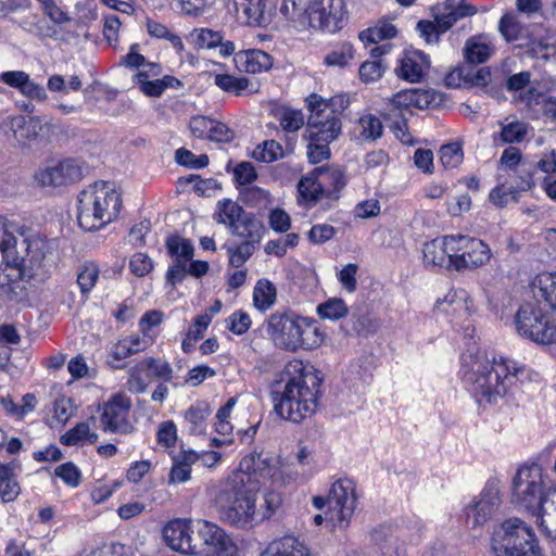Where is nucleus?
I'll use <instances>...</instances> for the list:
<instances>
[{
	"label": "nucleus",
	"mask_w": 556,
	"mask_h": 556,
	"mask_svg": "<svg viewBox=\"0 0 556 556\" xmlns=\"http://www.w3.org/2000/svg\"><path fill=\"white\" fill-rule=\"evenodd\" d=\"M278 468L261 453L242 457L225 484L215 491L213 502L223 520L238 529L256 523V501L261 485L274 480Z\"/></svg>",
	"instance_id": "f257e3e1"
},
{
	"label": "nucleus",
	"mask_w": 556,
	"mask_h": 556,
	"mask_svg": "<svg viewBox=\"0 0 556 556\" xmlns=\"http://www.w3.org/2000/svg\"><path fill=\"white\" fill-rule=\"evenodd\" d=\"M525 366L504 355L477 349L460 354L457 377L479 407L495 406L516 384Z\"/></svg>",
	"instance_id": "f03ea898"
},
{
	"label": "nucleus",
	"mask_w": 556,
	"mask_h": 556,
	"mask_svg": "<svg viewBox=\"0 0 556 556\" xmlns=\"http://www.w3.org/2000/svg\"><path fill=\"white\" fill-rule=\"evenodd\" d=\"M324 378L303 361H289L281 371L280 389H271L275 414L282 420L300 425L318 410Z\"/></svg>",
	"instance_id": "7ed1b4c3"
},
{
	"label": "nucleus",
	"mask_w": 556,
	"mask_h": 556,
	"mask_svg": "<svg viewBox=\"0 0 556 556\" xmlns=\"http://www.w3.org/2000/svg\"><path fill=\"white\" fill-rule=\"evenodd\" d=\"M309 111L303 138L307 141L306 155L311 164H319L331 157L330 143L341 134V112L333 108L332 99L326 100L318 93L305 99Z\"/></svg>",
	"instance_id": "20e7f679"
},
{
	"label": "nucleus",
	"mask_w": 556,
	"mask_h": 556,
	"mask_svg": "<svg viewBox=\"0 0 556 556\" xmlns=\"http://www.w3.org/2000/svg\"><path fill=\"white\" fill-rule=\"evenodd\" d=\"M267 333L278 349L292 353L315 350L325 340L316 319L290 309L273 313L268 317Z\"/></svg>",
	"instance_id": "39448f33"
},
{
	"label": "nucleus",
	"mask_w": 556,
	"mask_h": 556,
	"mask_svg": "<svg viewBox=\"0 0 556 556\" xmlns=\"http://www.w3.org/2000/svg\"><path fill=\"white\" fill-rule=\"evenodd\" d=\"M349 179L344 167L338 164L316 166L303 175L296 186L298 203L311 210L321 203L325 211L336 207Z\"/></svg>",
	"instance_id": "423d86ee"
},
{
	"label": "nucleus",
	"mask_w": 556,
	"mask_h": 556,
	"mask_svg": "<svg viewBox=\"0 0 556 556\" xmlns=\"http://www.w3.org/2000/svg\"><path fill=\"white\" fill-rule=\"evenodd\" d=\"M280 12L302 29L329 34L341 30L348 20L344 0H281Z\"/></svg>",
	"instance_id": "0eeeda50"
},
{
	"label": "nucleus",
	"mask_w": 556,
	"mask_h": 556,
	"mask_svg": "<svg viewBox=\"0 0 556 556\" xmlns=\"http://www.w3.org/2000/svg\"><path fill=\"white\" fill-rule=\"evenodd\" d=\"M123 206L122 194L109 182H96L77 198V223L84 231H97L116 220Z\"/></svg>",
	"instance_id": "6e6552de"
},
{
	"label": "nucleus",
	"mask_w": 556,
	"mask_h": 556,
	"mask_svg": "<svg viewBox=\"0 0 556 556\" xmlns=\"http://www.w3.org/2000/svg\"><path fill=\"white\" fill-rule=\"evenodd\" d=\"M494 556H543L531 526L518 517L503 520L491 535Z\"/></svg>",
	"instance_id": "1a4fd4ad"
},
{
	"label": "nucleus",
	"mask_w": 556,
	"mask_h": 556,
	"mask_svg": "<svg viewBox=\"0 0 556 556\" xmlns=\"http://www.w3.org/2000/svg\"><path fill=\"white\" fill-rule=\"evenodd\" d=\"M548 489L543 467L538 463L520 466L511 483V503L528 514L538 513V508L545 501Z\"/></svg>",
	"instance_id": "9d476101"
},
{
	"label": "nucleus",
	"mask_w": 556,
	"mask_h": 556,
	"mask_svg": "<svg viewBox=\"0 0 556 556\" xmlns=\"http://www.w3.org/2000/svg\"><path fill=\"white\" fill-rule=\"evenodd\" d=\"M357 503L356 483L349 478L336 480L327 496H314L313 505L316 509L328 506L326 520L331 525V530L346 529L350 526Z\"/></svg>",
	"instance_id": "9b49d317"
},
{
	"label": "nucleus",
	"mask_w": 556,
	"mask_h": 556,
	"mask_svg": "<svg viewBox=\"0 0 556 556\" xmlns=\"http://www.w3.org/2000/svg\"><path fill=\"white\" fill-rule=\"evenodd\" d=\"M517 333L534 343H556V316L542 307L539 300L519 306L514 318Z\"/></svg>",
	"instance_id": "f8f14e48"
},
{
	"label": "nucleus",
	"mask_w": 556,
	"mask_h": 556,
	"mask_svg": "<svg viewBox=\"0 0 556 556\" xmlns=\"http://www.w3.org/2000/svg\"><path fill=\"white\" fill-rule=\"evenodd\" d=\"M214 219L231 229V232L243 239H261L263 224L255 214L245 212L231 199H222L216 204Z\"/></svg>",
	"instance_id": "ddd939ff"
},
{
	"label": "nucleus",
	"mask_w": 556,
	"mask_h": 556,
	"mask_svg": "<svg viewBox=\"0 0 556 556\" xmlns=\"http://www.w3.org/2000/svg\"><path fill=\"white\" fill-rule=\"evenodd\" d=\"M195 556H237L238 546L226 531L207 520L197 521Z\"/></svg>",
	"instance_id": "4468645a"
},
{
	"label": "nucleus",
	"mask_w": 556,
	"mask_h": 556,
	"mask_svg": "<svg viewBox=\"0 0 556 556\" xmlns=\"http://www.w3.org/2000/svg\"><path fill=\"white\" fill-rule=\"evenodd\" d=\"M492 257L491 248L482 239L468 235H455V254L450 266L454 271L472 270L486 265Z\"/></svg>",
	"instance_id": "2eb2a0df"
},
{
	"label": "nucleus",
	"mask_w": 556,
	"mask_h": 556,
	"mask_svg": "<svg viewBox=\"0 0 556 556\" xmlns=\"http://www.w3.org/2000/svg\"><path fill=\"white\" fill-rule=\"evenodd\" d=\"M501 503V493L497 485L488 481L479 496L463 510L466 527L469 529L483 527L492 519Z\"/></svg>",
	"instance_id": "dca6fc26"
},
{
	"label": "nucleus",
	"mask_w": 556,
	"mask_h": 556,
	"mask_svg": "<svg viewBox=\"0 0 556 556\" xmlns=\"http://www.w3.org/2000/svg\"><path fill=\"white\" fill-rule=\"evenodd\" d=\"M4 135H11L17 142L26 144L36 140H48L53 131V125L42 123L37 116L22 114L9 116L1 123Z\"/></svg>",
	"instance_id": "f3484780"
},
{
	"label": "nucleus",
	"mask_w": 556,
	"mask_h": 556,
	"mask_svg": "<svg viewBox=\"0 0 556 556\" xmlns=\"http://www.w3.org/2000/svg\"><path fill=\"white\" fill-rule=\"evenodd\" d=\"M132 403L129 396L123 392L114 393L103 403L100 410V425L104 432L111 433H128L131 425L128 416Z\"/></svg>",
	"instance_id": "a211bd4d"
},
{
	"label": "nucleus",
	"mask_w": 556,
	"mask_h": 556,
	"mask_svg": "<svg viewBox=\"0 0 556 556\" xmlns=\"http://www.w3.org/2000/svg\"><path fill=\"white\" fill-rule=\"evenodd\" d=\"M520 99L533 118L556 122V81L529 87Z\"/></svg>",
	"instance_id": "6ab92c4d"
},
{
	"label": "nucleus",
	"mask_w": 556,
	"mask_h": 556,
	"mask_svg": "<svg viewBox=\"0 0 556 556\" xmlns=\"http://www.w3.org/2000/svg\"><path fill=\"white\" fill-rule=\"evenodd\" d=\"M26 260L33 275H38L40 279L49 277L52 270L58 267V253L53 243L41 237L27 240Z\"/></svg>",
	"instance_id": "aec40b11"
},
{
	"label": "nucleus",
	"mask_w": 556,
	"mask_h": 556,
	"mask_svg": "<svg viewBox=\"0 0 556 556\" xmlns=\"http://www.w3.org/2000/svg\"><path fill=\"white\" fill-rule=\"evenodd\" d=\"M25 258L14 257L12 261H3L0 265V295L9 300H17L26 293Z\"/></svg>",
	"instance_id": "412c9836"
},
{
	"label": "nucleus",
	"mask_w": 556,
	"mask_h": 556,
	"mask_svg": "<svg viewBox=\"0 0 556 556\" xmlns=\"http://www.w3.org/2000/svg\"><path fill=\"white\" fill-rule=\"evenodd\" d=\"M163 538L173 551L194 555L197 530H193L190 519L169 520L163 528Z\"/></svg>",
	"instance_id": "4be33fe9"
},
{
	"label": "nucleus",
	"mask_w": 556,
	"mask_h": 556,
	"mask_svg": "<svg viewBox=\"0 0 556 556\" xmlns=\"http://www.w3.org/2000/svg\"><path fill=\"white\" fill-rule=\"evenodd\" d=\"M430 68L429 55L420 50H404L399 59L395 73L399 78L410 84L422 81Z\"/></svg>",
	"instance_id": "5701e85b"
},
{
	"label": "nucleus",
	"mask_w": 556,
	"mask_h": 556,
	"mask_svg": "<svg viewBox=\"0 0 556 556\" xmlns=\"http://www.w3.org/2000/svg\"><path fill=\"white\" fill-rule=\"evenodd\" d=\"M452 254H455V235H445L424 244L422 262L426 267L453 270L450 266Z\"/></svg>",
	"instance_id": "b1692460"
},
{
	"label": "nucleus",
	"mask_w": 556,
	"mask_h": 556,
	"mask_svg": "<svg viewBox=\"0 0 556 556\" xmlns=\"http://www.w3.org/2000/svg\"><path fill=\"white\" fill-rule=\"evenodd\" d=\"M239 73L258 75L266 73L274 66V58L261 49L240 50L232 58Z\"/></svg>",
	"instance_id": "393cba45"
},
{
	"label": "nucleus",
	"mask_w": 556,
	"mask_h": 556,
	"mask_svg": "<svg viewBox=\"0 0 556 556\" xmlns=\"http://www.w3.org/2000/svg\"><path fill=\"white\" fill-rule=\"evenodd\" d=\"M382 115L396 139L406 146H413L415 143V139L408 129V119L413 116V111L408 109L403 110L390 101Z\"/></svg>",
	"instance_id": "a878e982"
},
{
	"label": "nucleus",
	"mask_w": 556,
	"mask_h": 556,
	"mask_svg": "<svg viewBox=\"0 0 556 556\" xmlns=\"http://www.w3.org/2000/svg\"><path fill=\"white\" fill-rule=\"evenodd\" d=\"M260 556H314L309 547L293 534L271 541Z\"/></svg>",
	"instance_id": "bb28decb"
},
{
	"label": "nucleus",
	"mask_w": 556,
	"mask_h": 556,
	"mask_svg": "<svg viewBox=\"0 0 556 556\" xmlns=\"http://www.w3.org/2000/svg\"><path fill=\"white\" fill-rule=\"evenodd\" d=\"M437 93L430 89H407L395 93L391 102L400 108L413 111V108L425 110L435 105Z\"/></svg>",
	"instance_id": "cd10ccee"
},
{
	"label": "nucleus",
	"mask_w": 556,
	"mask_h": 556,
	"mask_svg": "<svg viewBox=\"0 0 556 556\" xmlns=\"http://www.w3.org/2000/svg\"><path fill=\"white\" fill-rule=\"evenodd\" d=\"M531 516L536 518V525L543 535L556 540V489L547 493L545 501L539 506L538 513Z\"/></svg>",
	"instance_id": "c85d7f7f"
},
{
	"label": "nucleus",
	"mask_w": 556,
	"mask_h": 556,
	"mask_svg": "<svg viewBox=\"0 0 556 556\" xmlns=\"http://www.w3.org/2000/svg\"><path fill=\"white\" fill-rule=\"evenodd\" d=\"M534 186L533 175L528 173L527 178H522L519 188L507 187L504 184L495 186L489 193V200L496 207L503 208L510 202L517 203L520 198V191L531 190Z\"/></svg>",
	"instance_id": "c756f323"
},
{
	"label": "nucleus",
	"mask_w": 556,
	"mask_h": 556,
	"mask_svg": "<svg viewBox=\"0 0 556 556\" xmlns=\"http://www.w3.org/2000/svg\"><path fill=\"white\" fill-rule=\"evenodd\" d=\"M534 296L544 301L548 311L556 316V271L540 273L531 282Z\"/></svg>",
	"instance_id": "7c9ffc66"
},
{
	"label": "nucleus",
	"mask_w": 556,
	"mask_h": 556,
	"mask_svg": "<svg viewBox=\"0 0 556 556\" xmlns=\"http://www.w3.org/2000/svg\"><path fill=\"white\" fill-rule=\"evenodd\" d=\"M213 78L215 86L230 96L243 97L253 93L251 89L252 83L245 76L216 73L213 74Z\"/></svg>",
	"instance_id": "2f4dec72"
},
{
	"label": "nucleus",
	"mask_w": 556,
	"mask_h": 556,
	"mask_svg": "<svg viewBox=\"0 0 556 556\" xmlns=\"http://www.w3.org/2000/svg\"><path fill=\"white\" fill-rule=\"evenodd\" d=\"M270 5V0H235L237 14H242L245 23L253 26L265 22V12Z\"/></svg>",
	"instance_id": "473e14b6"
},
{
	"label": "nucleus",
	"mask_w": 556,
	"mask_h": 556,
	"mask_svg": "<svg viewBox=\"0 0 556 556\" xmlns=\"http://www.w3.org/2000/svg\"><path fill=\"white\" fill-rule=\"evenodd\" d=\"M210 415L211 408L206 402L198 401L192 404L184 414L185 420L189 424V432L191 434H203Z\"/></svg>",
	"instance_id": "72a5a7b5"
},
{
	"label": "nucleus",
	"mask_w": 556,
	"mask_h": 556,
	"mask_svg": "<svg viewBox=\"0 0 556 556\" xmlns=\"http://www.w3.org/2000/svg\"><path fill=\"white\" fill-rule=\"evenodd\" d=\"M21 493V485L11 464L0 463V497L3 503L14 502Z\"/></svg>",
	"instance_id": "f704fd0d"
},
{
	"label": "nucleus",
	"mask_w": 556,
	"mask_h": 556,
	"mask_svg": "<svg viewBox=\"0 0 556 556\" xmlns=\"http://www.w3.org/2000/svg\"><path fill=\"white\" fill-rule=\"evenodd\" d=\"M354 56V46L350 41L342 40L330 46V50L324 58V64L327 66L345 67Z\"/></svg>",
	"instance_id": "c9c22d12"
},
{
	"label": "nucleus",
	"mask_w": 556,
	"mask_h": 556,
	"mask_svg": "<svg viewBox=\"0 0 556 556\" xmlns=\"http://www.w3.org/2000/svg\"><path fill=\"white\" fill-rule=\"evenodd\" d=\"M274 116L287 134H295L305 125L303 112L291 106H280L274 112Z\"/></svg>",
	"instance_id": "e433bc0d"
},
{
	"label": "nucleus",
	"mask_w": 556,
	"mask_h": 556,
	"mask_svg": "<svg viewBox=\"0 0 556 556\" xmlns=\"http://www.w3.org/2000/svg\"><path fill=\"white\" fill-rule=\"evenodd\" d=\"M277 299V289L275 285L266 279H258L253 289V305L261 312L271 307Z\"/></svg>",
	"instance_id": "4c0bfd02"
},
{
	"label": "nucleus",
	"mask_w": 556,
	"mask_h": 556,
	"mask_svg": "<svg viewBox=\"0 0 556 556\" xmlns=\"http://www.w3.org/2000/svg\"><path fill=\"white\" fill-rule=\"evenodd\" d=\"M257 241H260V239H244L238 244H224L223 248L227 252L229 265L236 268L242 267L254 254V242Z\"/></svg>",
	"instance_id": "58836bf2"
},
{
	"label": "nucleus",
	"mask_w": 556,
	"mask_h": 556,
	"mask_svg": "<svg viewBox=\"0 0 556 556\" xmlns=\"http://www.w3.org/2000/svg\"><path fill=\"white\" fill-rule=\"evenodd\" d=\"M359 128L358 138L363 141L372 142L380 139L383 135V124L377 115L364 113L357 119Z\"/></svg>",
	"instance_id": "ea45409f"
},
{
	"label": "nucleus",
	"mask_w": 556,
	"mask_h": 556,
	"mask_svg": "<svg viewBox=\"0 0 556 556\" xmlns=\"http://www.w3.org/2000/svg\"><path fill=\"white\" fill-rule=\"evenodd\" d=\"M167 253L175 260L191 261L194 255L193 244L189 239L172 233L165 239Z\"/></svg>",
	"instance_id": "a19ab883"
},
{
	"label": "nucleus",
	"mask_w": 556,
	"mask_h": 556,
	"mask_svg": "<svg viewBox=\"0 0 556 556\" xmlns=\"http://www.w3.org/2000/svg\"><path fill=\"white\" fill-rule=\"evenodd\" d=\"M98 440V434L90 431L87 422H78L60 437V442L65 446H76L84 442L90 444Z\"/></svg>",
	"instance_id": "79ce46f5"
},
{
	"label": "nucleus",
	"mask_w": 556,
	"mask_h": 556,
	"mask_svg": "<svg viewBox=\"0 0 556 556\" xmlns=\"http://www.w3.org/2000/svg\"><path fill=\"white\" fill-rule=\"evenodd\" d=\"M100 268L93 261H87L78 267L76 282L81 295H88L96 287L99 279Z\"/></svg>",
	"instance_id": "37998d69"
},
{
	"label": "nucleus",
	"mask_w": 556,
	"mask_h": 556,
	"mask_svg": "<svg viewBox=\"0 0 556 556\" xmlns=\"http://www.w3.org/2000/svg\"><path fill=\"white\" fill-rule=\"evenodd\" d=\"M149 382L150 372L143 358L128 370L127 387L130 392L141 394L147 390Z\"/></svg>",
	"instance_id": "c03bdc74"
},
{
	"label": "nucleus",
	"mask_w": 556,
	"mask_h": 556,
	"mask_svg": "<svg viewBox=\"0 0 556 556\" xmlns=\"http://www.w3.org/2000/svg\"><path fill=\"white\" fill-rule=\"evenodd\" d=\"M147 30L148 34L156 39H164L170 42L172 47L175 49L177 53H181L185 50V45L182 39L177 34L173 33L167 26L164 24L148 18L147 21Z\"/></svg>",
	"instance_id": "a18cd8bd"
},
{
	"label": "nucleus",
	"mask_w": 556,
	"mask_h": 556,
	"mask_svg": "<svg viewBox=\"0 0 556 556\" xmlns=\"http://www.w3.org/2000/svg\"><path fill=\"white\" fill-rule=\"evenodd\" d=\"M527 134L528 125L522 121L515 119L507 124L501 123L498 140L502 143H520L525 140Z\"/></svg>",
	"instance_id": "49530a36"
},
{
	"label": "nucleus",
	"mask_w": 556,
	"mask_h": 556,
	"mask_svg": "<svg viewBox=\"0 0 556 556\" xmlns=\"http://www.w3.org/2000/svg\"><path fill=\"white\" fill-rule=\"evenodd\" d=\"M321 319L337 321L349 314V307L342 299H329L317 306Z\"/></svg>",
	"instance_id": "de8ad7c7"
},
{
	"label": "nucleus",
	"mask_w": 556,
	"mask_h": 556,
	"mask_svg": "<svg viewBox=\"0 0 556 556\" xmlns=\"http://www.w3.org/2000/svg\"><path fill=\"white\" fill-rule=\"evenodd\" d=\"M491 54V49L488 43L477 41L475 38H469L464 48V55L469 64L478 65L488 61Z\"/></svg>",
	"instance_id": "09e8293b"
},
{
	"label": "nucleus",
	"mask_w": 556,
	"mask_h": 556,
	"mask_svg": "<svg viewBox=\"0 0 556 556\" xmlns=\"http://www.w3.org/2000/svg\"><path fill=\"white\" fill-rule=\"evenodd\" d=\"M53 475L72 489H76L83 481V473L79 467L73 462L63 463L54 468Z\"/></svg>",
	"instance_id": "8fccbe9b"
},
{
	"label": "nucleus",
	"mask_w": 556,
	"mask_h": 556,
	"mask_svg": "<svg viewBox=\"0 0 556 556\" xmlns=\"http://www.w3.org/2000/svg\"><path fill=\"white\" fill-rule=\"evenodd\" d=\"M440 161L445 169H454L464 161V151L460 142H450L440 149Z\"/></svg>",
	"instance_id": "3c124183"
},
{
	"label": "nucleus",
	"mask_w": 556,
	"mask_h": 556,
	"mask_svg": "<svg viewBox=\"0 0 556 556\" xmlns=\"http://www.w3.org/2000/svg\"><path fill=\"white\" fill-rule=\"evenodd\" d=\"M175 162L186 168L202 169L208 165L210 159L205 153L195 155L187 148H179L175 151Z\"/></svg>",
	"instance_id": "603ef678"
},
{
	"label": "nucleus",
	"mask_w": 556,
	"mask_h": 556,
	"mask_svg": "<svg viewBox=\"0 0 556 556\" xmlns=\"http://www.w3.org/2000/svg\"><path fill=\"white\" fill-rule=\"evenodd\" d=\"M386 68L387 64L383 60L364 61L358 68L359 79L366 84L377 81L382 77Z\"/></svg>",
	"instance_id": "864d4df0"
},
{
	"label": "nucleus",
	"mask_w": 556,
	"mask_h": 556,
	"mask_svg": "<svg viewBox=\"0 0 556 556\" xmlns=\"http://www.w3.org/2000/svg\"><path fill=\"white\" fill-rule=\"evenodd\" d=\"M177 440L178 433L176 424L173 420L161 422L156 431L157 444L169 451L176 446Z\"/></svg>",
	"instance_id": "5fc2aeb1"
},
{
	"label": "nucleus",
	"mask_w": 556,
	"mask_h": 556,
	"mask_svg": "<svg viewBox=\"0 0 556 556\" xmlns=\"http://www.w3.org/2000/svg\"><path fill=\"white\" fill-rule=\"evenodd\" d=\"M253 156L258 162L271 163L282 156V148L280 143L275 140H265L256 148Z\"/></svg>",
	"instance_id": "6e6d98bb"
},
{
	"label": "nucleus",
	"mask_w": 556,
	"mask_h": 556,
	"mask_svg": "<svg viewBox=\"0 0 556 556\" xmlns=\"http://www.w3.org/2000/svg\"><path fill=\"white\" fill-rule=\"evenodd\" d=\"M134 83L139 86L140 91L147 97L159 98L164 92L161 79L149 80L148 73L143 71L134 76Z\"/></svg>",
	"instance_id": "4d7b16f0"
},
{
	"label": "nucleus",
	"mask_w": 556,
	"mask_h": 556,
	"mask_svg": "<svg viewBox=\"0 0 556 556\" xmlns=\"http://www.w3.org/2000/svg\"><path fill=\"white\" fill-rule=\"evenodd\" d=\"M153 268L154 262L147 253L136 252L129 260V270L138 278L147 276Z\"/></svg>",
	"instance_id": "13d9d810"
},
{
	"label": "nucleus",
	"mask_w": 556,
	"mask_h": 556,
	"mask_svg": "<svg viewBox=\"0 0 556 556\" xmlns=\"http://www.w3.org/2000/svg\"><path fill=\"white\" fill-rule=\"evenodd\" d=\"M233 184L239 186L251 185L257 179V173L254 165L248 161L239 162L232 169Z\"/></svg>",
	"instance_id": "bf43d9fd"
},
{
	"label": "nucleus",
	"mask_w": 556,
	"mask_h": 556,
	"mask_svg": "<svg viewBox=\"0 0 556 556\" xmlns=\"http://www.w3.org/2000/svg\"><path fill=\"white\" fill-rule=\"evenodd\" d=\"M144 359L150 372V378L155 377L162 379L164 382H172L173 368L168 362L152 356L146 357Z\"/></svg>",
	"instance_id": "052dcab7"
},
{
	"label": "nucleus",
	"mask_w": 556,
	"mask_h": 556,
	"mask_svg": "<svg viewBox=\"0 0 556 556\" xmlns=\"http://www.w3.org/2000/svg\"><path fill=\"white\" fill-rule=\"evenodd\" d=\"M193 36L199 49L216 48L224 39L220 31H215L210 28L194 29Z\"/></svg>",
	"instance_id": "680f3d73"
},
{
	"label": "nucleus",
	"mask_w": 556,
	"mask_h": 556,
	"mask_svg": "<svg viewBox=\"0 0 556 556\" xmlns=\"http://www.w3.org/2000/svg\"><path fill=\"white\" fill-rule=\"evenodd\" d=\"M226 323L227 329L237 336H242L248 332L252 325L250 315L241 309L235 311L227 318Z\"/></svg>",
	"instance_id": "e2e57ef3"
},
{
	"label": "nucleus",
	"mask_w": 556,
	"mask_h": 556,
	"mask_svg": "<svg viewBox=\"0 0 556 556\" xmlns=\"http://www.w3.org/2000/svg\"><path fill=\"white\" fill-rule=\"evenodd\" d=\"M233 139L235 131L227 124L213 119L206 140L217 143H230Z\"/></svg>",
	"instance_id": "0e129e2a"
},
{
	"label": "nucleus",
	"mask_w": 556,
	"mask_h": 556,
	"mask_svg": "<svg viewBox=\"0 0 556 556\" xmlns=\"http://www.w3.org/2000/svg\"><path fill=\"white\" fill-rule=\"evenodd\" d=\"M215 375V369L208 365H197L188 370L185 377V383L191 387H198L206 379L212 378Z\"/></svg>",
	"instance_id": "69168bd1"
},
{
	"label": "nucleus",
	"mask_w": 556,
	"mask_h": 556,
	"mask_svg": "<svg viewBox=\"0 0 556 556\" xmlns=\"http://www.w3.org/2000/svg\"><path fill=\"white\" fill-rule=\"evenodd\" d=\"M337 233V229L328 224H316L307 232V239L313 244H323L331 240Z\"/></svg>",
	"instance_id": "338daca9"
},
{
	"label": "nucleus",
	"mask_w": 556,
	"mask_h": 556,
	"mask_svg": "<svg viewBox=\"0 0 556 556\" xmlns=\"http://www.w3.org/2000/svg\"><path fill=\"white\" fill-rule=\"evenodd\" d=\"M357 271L358 265L355 263H349L343 266V268L337 275L339 282L349 293H353L357 289Z\"/></svg>",
	"instance_id": "774afa93"
}]
</instances>
